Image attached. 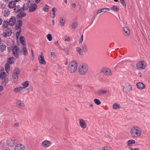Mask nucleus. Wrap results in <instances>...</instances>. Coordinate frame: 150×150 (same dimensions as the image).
Instances as JSON below:
<instances>
[{
  "label": "nucleus",
  "mask_w": 150,
  "mask_h": 150,
  "mask_svg": "<svg viewBox=\"0 0 150 150\" xmlns=\"http://www.w3.org/2000/svg\"><path fill=\"white\" fill-rule=\"evenodd\" d=\"M16 22V18L15 17L12 16L9 19V23L11 26H13Z\"/></svg>",
  "instance_id": "nucleus-14"
},
{
  "label": "nucleus",
  "mask_w": 150,
  "mask_h": 150,
  "mask_svg": "<svg viewBox=\"0 0 150 150\" xmlns=\"http://www.w3.org/2000/svg\"><path fill=\"white\" fill-rule=\"evenodd\" d=\"M102 150H112L110 148L108 147H104L102 149Z\"/></svg>",
  "instance_id": "nucleus-50"
},
{
  "label": "nucleus",
  "mask_w": 150,
  "mask_h": 150,
  "mask_svg": "<svg viewBox=\"0 0 150 150\" xmlns=\"http://www.w3.org/2000/svg\"><path fill=\"white\" fill-rule=\"evenodd\" d=\"M16 140L14 138H9L7 141V144L10 146H13L16 142Z\"/></svg>",
  "instance_id": "nucleus-10"
},
{
  "label": "nucleus",
  "mask_w": 150,
  "mask_h": 150,
  "mask_svg": "<svg viewBox=\"0 0 150 150\" xmlns=\"http://www.w3.org/2000/svg\"><path fill=\"white\" fill-rule=\"evenodd\" d=\"M19 125V123L18 122H16L14 125V126L15 127H18Z\"/></svg>",
  "instance_id": "nucleus-53"
},
{
  "label": "nucleus",
  "mask_w": 150,
  "mask_h": 150,
  "mask_svg": "<svg viewBox=\"0 0 150 150\" xmlns=\"http://www.w3.org/2000/svg\"><path fill=\"white\" fill-rule=\"evenodd\" d=\"M37 4L35 3H32L29 7V12H33L35 11L37 8Z\"/></svg>",
  "instance_id": "nucleus-6"
},
{
  "label": "nucleus",
  "mask_w": 150,
  "mask_h": 150,
  "mask_svg": "<svg viewBox=\"0 0 150 150\" xmlns=\"http://www.w3.org/2000/svg\"><path fill=\"white\" fill-rule=\"evenodd\" d=\"M25 148L24 145L23 144H17L15 147V150H24Z\"/></svg>",
  "instance_id": "nucleus-12"
},
{
  "label": "nucleus",
  "mask_w": 150,
  "mask_h": 150,
  "mask_svg": "<svg viewBox=\"0 0 150 150\" xmlns=\"http://www.w3.org/2000/svg\"><path fill=\"white\" fill-rule=\"evenodd\" d=\"M94 101L95 103L98 105H99L101 103L100 101L98 99H95L94 100Z\"/></svg>",
  "instance_id": "nucleus-37"
},
{
  "label": "nucleus",
  "mask_w": 150,
  "mask_h": 150,
  "mask_svg": "<svg viewBox=\"0 0 150 150\" xmlns=\"http://www.w3.org/2000/svg\"><path fill=\"white\" fill-rule=\"evenodd\" d=\"M122 4V5H123V6H126V4L125 3V2L124 1H123V2H121Z\"/></svg>",
  "instance_id": "nucleus-60"
},
{
  "label": "nucleus",
  "mask_w": 150,
  "mask_h": 150,
  "mask_svg": "<svg viewBox=\"0 0 150 150\" xmlns=\"http://www.w3.org/2000/svg\"><path fill=\"white\" fill-rule=\"evenodd\" d=\"M79 123L80 126L82 128H85L87 127V123L86 122L82 119H80L79 120Z\"/></svg>",
  "instance_id": "nucleus-11"
},
{
  "label": "nucleus",
  "mask_w": 150,
  "mask_h": 150,
  "mask_svg": "<svg viewBox=\"0 0 150 150\" xmlns=\"http://www.w3.org/2000/svg\"><path fill=\"white\" fill-rule=\"evenodd\" d=\"M123 30L125 33V35L127 36H128L130 34V30L128 28L126 27L123 28Z\"/></svg>",
  "instance_id": "nucleus-17"
},
{
  "label": "nucleus",
  "mask_w": 150,
  "mask_h": 150,
  "mask_svg": "<svg viewBox=\"0 0 150 150\" xmlns=\"http://www.w3.org/2000/svg\"><path fill=\"white\" fill-rule=\"evenodd\" d=\"M52 12L53 14H55V11L57 10V9L56 8H52Z\"/></svg>",
  "instance_id": "nucleus-55"
},
{
  "label": "nucleus",
  "mask_w": 150,
  "mask_h": 150,
  "mask_svg": "<svg viewBox=\"0 0 150 150\" xmlns=\"http://www.w3.org/2000/svg\"><path fill=\"white\" fill-rule=\"evenodd\" d=\"M65 22V19L63 17H61L60 19V25L61 27H62L64 25Z\"/></svg>",
  "instance_id": "nucleus-18"
},
{
  "label": "nucleus",
  "mask_w": 150,
  "mask_h": 150,
  "mask_svg": "<svg viewBox=\"0 0 150 150\" xmlns=\"http://www.w3.org/2000/svg\"><path fill=\"white\" fill-rule=\"evenodd\" d=\"M21 30L17 32L16 33V38L17 39H18V38H19V36L20 35V33L21 32Z\"/></svg>",
  "instance_id": "nucleus-49"
},
{
  "label": "nucleus",
  "mask_w": 150,
  "mask_h": 150,
  "mask_svg": "<svg viewBox=\"0 0 150 150\" xmlns=\"http://www.w3.org/2000/svg\"><path fill=\"white\" fill-rule=\"evenodd\" d=\"M29 86L28 82V81H25L23 82L22 83L23 87L25 88L28 87Z\"/></svg>",
  "instance_id": "nucleus-25"
},
{
  "label": "nucleus",
  "mask_w": 150,
  "mask_h": 150,
  "mask_svg": "<svg viewBox=\"0 0 150 150\" xmlns=\"http://www.w3.org/2000/svg\"><path fill=\"white\" fill-rule=\"evenodd\" d=\"M10 14V11L7 10H5L3 12V15L5 17H8Z\"/></svg>",
  "instance_id": "nucleus-23"
},
{
  "label": "nucleus",
  "mask_w": 150,
  "mask_h": 150,
  "mask_svg": "<svg viewBox=\"0 0 150 150\" xmlns=\"http://www.w3.org/2000/svg\"><path fill=\"white\" fill-rule=\"evenodd\" d=\"M72 6L74 8H75L76 7V4L75 3H74L72 4Z\"/></svg>",
  "instance_id": "nucleus-64"
},
{
  "label": "nucleus",
  "mask_w": 150,
  "mask_h": 150,
  "mask_svg": "<svg viewBox=\"0 0 150 150\" xmlns=\"http://www.w3.org/2000/svg\"><path fill=\"white\" fill-rule=\"evenodd\" d=\"M83 35H82L81 36V37L80 38V39L79 42L81 43L83 41Z\"/></svg>",
  "instance_id": "nucleus-54"
},
{
  "label": "nucleus",
  "mask_w": 150,
  "mask_h": 150,
  "mask_svg": "<svg viewBox=\"0 0 150 150\" xmlns=\"http://www.w3.org/2000/svg\"><path fill=\"white\" fill-rule=\"evenodd\" d=\"M47 38L49 41H51L52 40V35L50 34L47 35Z\"/></svg>",
  "instance_id": "nucleus-39"
},
{
  "label": "nucleus",
  "mask_w": 150,
  "mask_h": 150,
  "mask_svg": "<svg viewBox=\"0 0 150 150\" xmlns=\"http://www.w3.org/2000/svg\"><path fill=\"white\" fill-rule=\"evenodd\" d=\"M22 54L24 56H26L28 53V51L26 48V47L25 45H23L22 47Z\"/></svg>",
  "instance_id": "nucleus-13"
},
{
  "label": "nucleus",
  "mask_w": 150,
  "mask_h": 150,
  "mask_svg": "<svg viewBox=\"0 0 150 150\" xmlns=\"http://www.w3.org/2000/svg\"><path fill=\"white\" fill-rule=\"evenodd\" d=\"M55 45L58 47L59 49H61V47H60V45L58 41L57 40L55 42Z\"/></svg>",
  "instance_id": "nucleus-48"
},
{
  "label": "nucleus",
  "mask_w": 150,
  "mask_h": 150,
  "mask_svg": "<svg viewBox=\"0 0 150 150\" xmlns=\"http://www.w3.org/2000/svg\"><path fill=\"white\" fill-rule=\"evenodd\" d=\"M130 134L132 137L135 138L138 137L141 135V129L138 127L134 126L131 128Z\"/></svg>",
  "instance_id": "nucleus-1"
},
{
  "label": "nucleus",
  "mask_w": 150,
  "mask_h": 150,
  "mask_svg": "<svg viewBox=\"0 0 150 150\" xmlns=\"http://www.w3.org/2000/svg\"><path fill=\"white\" fill-rule=\"evenodd\" d=\"M10 68V65L8 63L6 64L5 65V69L6 71L8 72L9 71V69Z\"/></svg>",
  "instance_id": "nucleus-36"
},
{
  "label": "nucleus",
  "mask_w": 150,
  "mask_h": 150,
  "mask_svg": "<svg viewBox=\"0 0 150 150\" xmlns=\"http://www.w3.org/2000/svg\"><path fill=\"white\" fill-rule=\"evenodd\" d=\"M76 86L80 89H81L82 88V86L81 85H77Z\"/></svg>",
  "instance_id": "nucleus-62"
},
{
  "label": "nucleus",
  "mask_w": 150,
  "mask_h": 150,
  "mask_svg": "<svg viewBox=\"0 0 150 150\" xmlns=\"http://www.w3.org/2000/svg\"><path fill=\"white\" fill-rule=\"evenodd\" d=\"M102 9H101L98 11L97 12V14H98L100 13H101L102 12Z\"/></svg>",
  "instance_id": "nucleus-58"
},
{
  "label": "nucleus",
  "mask_w": 150,
  "mask_h": 150,
  "mask_svg": "<svg viewBox=\"0 0 150 150\" xmlns=\"http://www.w3.org/2000/svg\"><path fill=\"white\" fill-rule=\"evenodd\" d=\"M26 13L24 12H20L17 15V17L18 19L21 18L26 15Z\"/></svg>",
  "instance_id": "nucleus-19"
},
{
  "label": "nucleus",
  "mask_w": 150,
  "mask_h": 150,
  "mask_svg": "<svg viewBox=\"0 0 150 150\" xmlns=\"http://www.w3.org/2000/svg\"><path fill=\"white\" fill-rule=\"evenodd\" d=\"M38 60L39 63L41 64L44 65L46 64L44 56L42 53H40V54L38 58Z\"/></svg>",
  "instance_id": "nucleus-7"
},
{
  "label": "nucleus",
  "mask_w": 150,
  "mask_h": 150,
  "mask_svg": "<svg viewBox=\"0 0 150 150\" xmlns=\"http://www.w3.org/2000/svg\"><path fill=\"white\" fill-rule=\"evenodd\" d=\"M20 51V48L17 45L14 46L13 48V55L16 57L19 56L18 53Z\"/></svg>",
  "instance_id": "nucleus-4"
},
{
  "label": "nucleus",
  "mask_w": 150,
  "mask_h": 150,
  "mask_svg": "<svg viewBox=\"0 0 150 150\" xmlns=\"http://www.w3.org/2000/svg\"><path fill=\"white\" fill-rule=\"evenodd\" d=\"M49 7L47 4H45L43 8V10L45 12H47L49 11Z\"/></svg>",
  "instance_id": "nucleus-30"
},
{
  "label": "nucleus",
  "mask_w": 150,
  "mask_h": 150,
  "mask_svg": "<svg viewBox=\"0 0 150 150\" xmlns=\"http://www.w3.org/2000/svg\"><path fill=\"white\" fill-rule=\"evenodd\" d=\"M70 40V38L67 36H66L65 37V38L64 40V41H69Z\"/></svg>",
  "instance_id": "nucleus-51"
},
{
  "label": "nucleus",
  "mask_w": 150,
  "mask_h": 150,
  "mask_svg": "<svg viewBox=\"0 0 150 150\" xmlns=\"http://www.w3.org/2000/svg\"><path fill=\"white\" fill-rule=\"evenodd\" d=\"M6 33L8 34V36H9L10 35H11V34L12 33V32L11 31V30L10 28L6 30Z\"/></svg>",
  "instance_id": "nucleus-38"
},
{
  "label": "nucleus",
  "mask_w": 150,
  "mask_h": 150,
  "mask_svg": "<svg viewBox=\"0 0 150 150\" xmlns=\"http://www.w3.org/2000/svg\"><path fill=\"white\" fill-rule=\"evenodd\" d=\"M14 91L15 92L18 93L20 92V87L15 88L14 89Z\"/></svg>",
  "instance_id": "nucleus-43"
},
{
  "label": "nucleus",
  "mask_w": 150,
  "mask_h": 150,
  "mask_svg": "<svg viewBox=\"0 0 150 150\" xmlns=\"http://www.w3.org/2000/svg\"><path fill=\"white\" fill-rule=\"evenodd\" d=\"M31 57L33 58V57H34L33 54V50H32V49H31Z\"/></svg>",
  "instance_id": "nucleus-61"
},
{
  "label": "nucleus",
  "mask_w": 150,
  "mask_h": 150,
  "mask_svg": "<svg viewBox=\"0 0 150 150\" xmlns=\"http://www.w3.org/2000/svg\"><path fill=\"white\" fill-rule=\"evenodd\" d=\"M101 71L106 75L111 76L112 75L110 69L107 67L103 68L101 69Z\"/></svg>",
  "instance_id": "nucleus-8"
},
{
  "label": "nucleus",
  "mask_w": 150,
  "mask_h": 150,
  "mask_svg": "<svg viewBox=\"0 0 150 150\" xmlns=\"http://www.w3.org/2000/svg\"><path fill=\"white\" fill-rule=\"evenodd\" d=\"M103 12H105L107 11H110V9L107 8H101Z\"/></svg>",
  "instance_id": "nucleus-42"
},
{
  "label": "nucleus",
  "mask_w": 150,
  "mask_h": 150,
  "mask_svg": "<svg viewBox=\"0 0 150 150\" xmlns=\"http://www.w3.org/2000/svg\"><path fill=\"white\" fill-rule=\"evenodd\" d=\"M77 51L79 54L80 55L82 54V50L81 48L79 47H77Z\"/></svg>",
  "instance_id": "nucleus-40"
},
{
  "label": "nucleus",
  "mask_w": 150,
  "mask_h": 150,
  "mask_svg": "<svg viewBox=\"0 0 150 150\" xmlns=\"http://www.w3.org/2000/svg\"><path fill=\"white\" fill-rule=\"evenodd\" d=\"M77 25V24L76 23H72V27L74 28H76Z\"/></svg>",
  "instance_id": "nucleus-45"
},
{
  "label": "nucleus",
  "mask_w": 150,
  "mask_h": 150,
  "mask_svg": "<svg viewBox=\"0 0 150 150\" xmlns=\"http://www.w3.org/2000/svg\"><path fill=\"white\" fill-rule=\"evenodd\" d=\"M78 69L79 73L80 75H84L86 73L88 70V65L86 63L82 64L79 65Z\"/></svg>",
  "instance_id": "nucleus-2"
},
{
  "label": "nucleus",
  "mask_w": 150,
  "mask_h": 150,
  "mask_svg": "<svg viewBox=\"0 0 150 150\" xmlns=\"http://www.w3.org/2000/svg\"><path fill=\"white\" fill-rule=\"evenodd\" d=\"M24 40L25 38L23 36H21L20 37V40L21 43L23 45H24L25 44V42Z\"/></svg>",
  "instance_id": "nucleus-26"
},
{
  "label": "nucleus",
  "mask_w": 150,
  "mask_h": 150,
  "mask_svg": "<svg viewBox=\"0 0 150 150\" xmlns=\"http://www.w3.org/2000/svg\"><path fill=\"white\" fill-rule=\"evenodd\" d=\"M51 144V142L47 140H45L41 143V145L44 148H47L50 146Z\"/></svg>",
  "instance_id": "nucleus-9"
},
{
  "label": "nucleus",
  "mask_w": 150,
  "mask_h": 150,
  "mask_svg": "<svg viewBox=\"0 0 150 150\" xmlns=\"http://www.w3.org/2000/svg\"><path fill=\"white\" fill-rule=\"evenodd\" d=\"M127 89L129 91H131L132 89L131 86L129 84H127Z\"/></svg>",
  "instance_id": "nucleus-41"
},
{
  "label": "nucleus",
  "mask_w": 150,
  "mask_h": 150,
  "mask_svg": "<svg viewBox=\"0 0 150 150\" xmlns=\"http://www.w3.org/2000/svg\"><path fill=\"white\" fill-rule=\"evenodd\" d=\"M82 49L83 51L86 52L88 51V49L86 45L84 44L82 45Z\"/></svg>",
  "instance_id": "nucleus-34"
},
{
  "label": "nucleus",
  "mask_w": 150,
  "mask_h": 150,
  "mask_svg": "<svg viewBox=\"0 0 150 150\" xmlns=\"http://www.w3.org/2000/svg\"><path fill=\"white\" fill-rule=\"evenodd\" d=\"M7 79L6 78H5L4 81H2L1 83V85L2 86H5L6 85V84L8 82Z\"/></svg>",
  "instance_id": "nucleus-35"
},
{
  "label": "nucleus",
  "mask_w": 150,
  "mask_h": 150,
  "mask_svg": "<svg viewBox=\"0 0 150 150\" xmlns=\"http://www.w3.org/2000/svg\"><path fill=\"white\" fill-rule=\"evenodd\" d=\"M6 74L5 72H3L0 74V78L1 79H3L6 76Z\"/></svg>",
  "instance_id": "nucleus-33"
},
{
  "label": "nucleus",
  "mask_w": 150,
  "mask_h": 150,
  "mask_svg": "<svg viewBox=\"0 0 150 150\" xmlns=\"http://www.w3.org/2000/svg\"><path fill=\"white\" fill-rule=\"evenodd\" d=\"M146 66V63L144 61H141V69H145Z\"/></svg>",
  "instance_id": "nucleus-28"
},
{
  "label": "nucleus",
  "mask_w": 150,
  "mask_h": 150,
  "mask_svg": "<svg viewBox=\"0 0 150 150\" xmlns=\"http://www.w3.org/2000/svg\"><path fill=\"white\" fill-rule=\"evenodd\" d=\"M137 87L139 89L141 88V82H138L137 83Z\"/></svg>",
  "instance_id": "nucleus-52"
},
{
  "label": "nucleus",
  "mask_w": 150,
  "mask_h": 150,
  "mask_svg": "<svg viewBox=\"0 0 150 150\" xmlns=\"http://www.w3.org/2000/svg\"><path fill=\"white\" fill-rule=\"evenodd\" d=\"M113 108L114 109H118L120 108V105L119 104L115 103L113 105Z\"/></svg>",
  "instance_id": "nucleus-27"
},
{
  "label": "nucleus",
  "mask_w": 150,
  "mask_h": 150,
  "mask_svg": "<svg viewBox=\"0 0 150 150\" xmlns=\"http://www.w3.org/2000/svg\"><path fill=\"white\" fill-rule=\"evenodd\" d=\"M111 10L115 12L117 11H119V8L115 6H112L111 8Z\"/></svg>",
  "instance_id": "nucleus-32"
},
{
  "label": "nucleus",
  "mask_w": 150,
  "mask_h": 150,
  "mask_svg": "<svg viewBox=\"0 0 150 150\" xmlns=\"http://www.w3.org/2000/svg\"><path fill=\"white\" fill-rule=\"evenodd\" d=\"M14 57H10L7 60V62L10 64H12L13 63V62L14 61Z\"/></svg>",
  "instance_id": "nucleus-29"
},
{
  "label": "nucleus",
  "mask_w": 150,
  "mask_h": 150,
  "mask_svg": "<svg viewBox=\"0 0 150 150\" xmlns=\"http://www.w3.org/2000/svg\"><path fill=\"white\" fill-rule=\"evenodd\" d=\"M8 22L6 21H4L3 23L2 27L3 28H6L8 26Z\"/></svg>",
  "instance_id": "nucleus-24"
},
{
  "label": "nucleus",
  "mask_w": 150,
  "mask_h": 150,
  "mask_svg": "<svg viewBox=\"0 0 150 150\" xmlns=\"http://www.w3.org/2000/svg\"><path fill=\"white\" fill-rule=\"evenodd\" d=\"M77 69V63L76 61L71 62L69 64L68 70L71 73H74Z\"/></svg>",
  "instance_id": "nucleus-3"
},
{
  "label": "nucleus",
  "mask_w": 150,
  "mask_h": 150,
  "mask_svg": "<svg viewBox=\"0 0 150 150\" xmlns=\"http://www.w3.org/2000/svg\"><path fill=\"white\" fill-rule=\"evenodd\" d=\"M3 36L5 38H6V37L8 36V34L6 32L4 33L3 34Z\"/></svg>",
  "instance_id": "nucleus-57"
},
{
  "label": "nucleus",
  "mask_w": 150,
  "mask_h": 150,
  "mask_svg": "<svg viewBox=\"0 0 150 150\" xmlns=\"http://www.w3.org/2000/svg\"><path fill=\"white\" fill-rule=\"evenodd\" d=\"M25 88L23 87H20V92L22 93L25 91Z\"/></svg>",
  "instance_id": "nucleus-47"
},
{
  "label": "nucleus",
  "mask_w": 150,
  "mask_h": 150,
  "mask_svg": "<svg viewBox=\"0 0 150 150\" xmlns=\"http://www.w3.org/2000/svg\"><path fill=\"white\" fill-rule=\"evenodd\" d=\"M135 142V141L134 140L131 139L129 140L127 142V145L129 147H131Z\"/></svg>",
  "instance_id": "nucleus-16"
},
{
  "label": "nucleus",
  "mask_w": 150,
  "mask_h": 150,
  "mask_svg": "<svg viewBox=\"0 0 150 150\" xmlns=\"http://www.w3.org/2000/svg\"><path fill=\"white\" fill-rule=\"evenodd\" d=\"M19 73V71L18 69L16 68L14 69L12 75L13 81L14 83H16L18 80Z\"/></svg>",
  "instance_id": "nucleus-5"
},
{
  "label": "nucleus",
  "mask_w": 150,
  "mask_h": 150,
  "mask_svg": "<svg viewBox=\"0 0 150 150\" xmlns=\"http://www.w3.org/2000/svg\"><path fill=\"white\" fill-rule=\"evenodd\" d=\"M51 17H52V18H54L55 17V14H53L52 13V14H51Z\"/></svg>",
  "instance_id": "nucleus-63"
},
{
  "label": "nucleus",
  "mask_w": 150,
  "mask_h": 150,
  "mask_svg": "<svg viewBox=\"0 0 150 150\" xmlns=\"http://www.w3.org/2000/svg\"><path fill=\"white\" fill-rule=\"evenodd\" d=\"M137 67L138 69H141V63L139 61L138 63L137 64Z\"/></svg>",
  "instance_id": "nucleus-44"
},
{
  "label": "nucleus",
  "mask_w": 150,
  "mask_h": 150,
  "mask_svg": "<svg viewBox=\"0 0 150 150\" xmlns=\"http://www.w3.org/2000/svg\"><path fill=\"white\" fill-rule=\"evenodd\" d=\"M145 87V85L143 83L141 82V89H143Z\"/></svg>",
  "instance_id": "nucleus-56"
},
{
  "label": "nucleus",
  "mask_w": 150,
  "mask_h": 150,
  "mask_svg": "<svg viewBox=\"0 0 150 150\" xmlns=\"http://www.w3.org/2000/svg\"><path fill=\"white\" fill-rule=\"evenodd\" d=\"M51 56L52 58H54L56 57V55L54 52H52L51 53Z\"/></svg>",
  "instance_id": "nucleus-46"
},
{
  "label": "nucleus",
  "mask_w": 150,
  "mask_h": 150,
  "mask_svg": "<svg viewBox=\"0 0 150 150\" xmlns=\"http://www.w3.org/2000/svg\"><path fill=\"white\" fill-rule=\"evenodd\" d=\"M6 46L4 43H1L0 44V50L3 52L6 50Z\"/></svg>",
  "instance_id": "nucleus-20"
},
{
  "label": "nucleus",
  "mask_w": 150,
  "mask_h": 150,
  "mask_svg": "<svg viewBox=\"0 0 150 150\" xmlns=\"http://www.w3.org/2000/svg\"><path fill=\"white\" fill-rule=\"evenodd\" d=\"M16 5V3L14 1L10 2L8 4V6L10 8H14Z\"/></svg>",
  "instance_id": "nucleus-21"
},
{
  "label": "nucleus",
  "mask_w": 150,
  "mask_h": 150,
  "mask_svg": "<svg viewBox=\"0 0 150 150\" xmlns=\"http://www.w3.org/2000/svg\"><path fill=\"white\" fill-rule=\"evenodd\" d=\"M107 91L103 90H98V94L99 95H101L106 93L107 92Z\"/></svg>",
  "instance_id": "nucleus-22"
},
{
  "label": "nucleus",
  "mask_w": 150,
  "mask_h": 150,
  "mask_svg": "<svg viewBox=\"0 0 150 150\" xmlns=\"http://www.w3.org/2000/svg\"><path fill=\"white\" fill-rule=\"evenodd\" d=\"M130 149L131 150H139V149L138 148H131Z\"/></svg>",
  "instance_id": "nucleus-59"
},
{
  "label": "nucleus",
  "mask_w": 150,
  "mask_h": 150,
  "mask_svg": "<svg viewBox=\"0 0 150 150\" xmlns=\"http://www.w3.org/2000/svg\"><path fill=\"white\" fill-rule=\"evenodd\" d=\"M22 24V21L21 20H18L17 22V24L15 26V28L16 30H18L21 28Z\"/></svg>",
  "instance_id": "nucleus-15"
},
{
  "label": "nucleus",
  "mask_w": 150,
  "mask_h": 150,
  "mask_svg": "<svg viewBox=\"0 0 150 150\" xmlns=\"http://www.w3.org/2000/svg\"><path fill=\"white\" fill-rule=\"evenodd\" d=\"M16 104L21 107H23L24 106L23 102L21 101H18L16 102Z\"/></svg>",
  "instance_id": "nucleus-31"
}]
</instances>
